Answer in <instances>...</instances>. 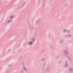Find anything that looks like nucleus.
<instances>
[{
  "mask_svg": "<svg viewBox=\"0 0 73 73\" xmlns=\"http://www.w3.org/2000/svg\"><path fill=\"white\" fill-rule=\"evenodd\" d=\"M13 17V16H12V17H11V18L12 19V17Z\"/></svg>",
  "mask_w": 73,
  "mask_h": 73,
  "instance_id": "f03ea898",
  "label": "nucleus"
},
{
  "mask_svg": "<svg viewBox=\"0 0 73 73\" xmlns=\"http://www.w3.org/2000/svg\"><path fill=\"white\" fill-rule=\"evenodd\" d=\"M9 22H10V21H9Z\"/></svg>",
  "mask_w": 73,
  "mask_h": 73,
  "instance_id": "7ed1b4c3",
  "label": "nucleus"
},
{
  "mask_svg": "<svg viewBox=\"0 0 73 73\" xmlns=\"http://www.w3.org/2000/svg\"><path fill=\"white\" fill-rule=\"evenodd\" d=\"M29 44H30L31 45V44H32V42H31L29 43Z\"/></svg>",
  "mask_w": 73,
  "mask_h": 73,
  "instance_id": "f257e3e1",
  "label": "nucleus"
}]
</instances>
